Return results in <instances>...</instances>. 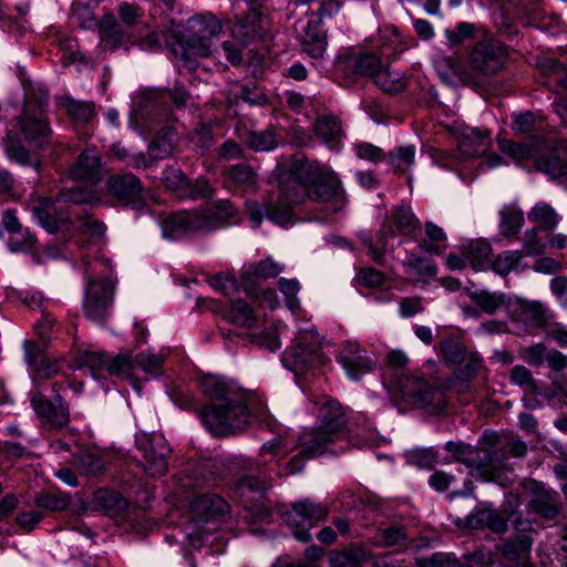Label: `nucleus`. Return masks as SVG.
I'll use <instances>...</instances> for the list:
<instances>
[{
	"label": "nucleus",
	"mask_w": 567,
	"mask_h": 567,
	"mask_svg": "<svg viewBox=\"0 0 567 567\" xmlns=\"http://www.w3.org/2000/svg\"><path fill=\"white\" fill-rule=\"evenodd\" d=\"M315 133L326 143L337 142L342 135L341 121L332 114H321L316 120Z\"/></svg>",
	"instance_id": "f704fd0d"
},
{
	"label": "nucleus",
	"mask_w": 567,
	"mask_h": 567,
	"mask_svg": "<svg viewBox=\"0 0 567 567\" xmlns=\"http://www.w3.org/2000/svg\"><path fill=\"white\" fill-rule=\"evenodd\" d=\"M34 348L28 346V364L34 370L39 378L50 379L59 372L56 362H50L45 357L37 362V357L32 354Z\"/></svg>",
	"instance_id": "052dcab7"
},
{
	"label": "nucleus",
	"mask_w": 567,
	"mask_h": 567,
	"mask_svg": "<svg viewBox=\"0 0 567 567\" xmlns=\"http://www.w3.org/2000/svg\"><path fill=\"white\" fill-rule=\"evenodd\" d=\"M29 208L40 225L49 233L58 231L60 224L69 221V214L59 198L37 197L30 200Z\"/></svg>",
	"instance_id": "aec40b11"
},
{
	"label": "nucleus",
	"mask_w": 567,
	"mask_h": 567,
	"mask_svg": "<svg viewBox=\"0 0 567 567\" xmlns=\"http://www.w3.org/2000/svg\"><path fill=\"white\" fill-rule=\"evenodd\" d=\"M403 266L408 272L420 277H433L437 272L436 265L432 259L419 257L414 254L406 256Z\"/></svg>",
	"instance_id": "c03bdc74"
},
{
	"label": "nucleus",
	"mask_w": 567,
	"mask_h": 567,
	"mask_svg": "<svg viewBox=\"0 0 567 567\" xmlns=\"http://www.w3.org/2000/svg\"><path fill=\"white\" fill-rule=\"evenodd\" d=\"M176 131L173 126H163L152 140L147 154H137L132 158L135 168L147 167L153 162L169 157L175 148Z\"/></svg>",
	"instance_id": "6ab92c4d"
},
{
	"label": "nucleus",
	"mask_w": 567,
	"mask_h": 567,
	"mask_svg": "<svg viewBox=\"0 0 567 567\" xmlns=\"http://www.w3.org/2000/svg\"><path fill=\"white\" fill-rule=\"evenodd\" d=\"M113 301V286L111 281L89 280L83 300V311L86 318L103 322L109 316Z\"/></svg>",
	"instance_id": "f3484780"
},
{
	"label": "nucleus",
	"mask_w": 567,
	"mask_h": 567,
	"mask_svg": "<svg viewBox=\"0 0 567 567\" xmlns=\"http://www.w3.org/2000/svg\"><path fill=\"white\" fill-rule=\"evenodd\" d=\"M136 447L142 452L138 466L151 477H162L168 471V457L172 453L162 435L141 433L135 439Z\"/></svg>",
	"instance_id": "ddd939ff"
},
{
	"label": "nucleus",
	"mask_w": 567,
	"mask_h": 567,
	"mask_svg": "<svg viewBox=\"0 0 567 567\" xmlns=\"http://www.w3.org/2000/svg\"><path fill=\"white\" fill-rule=\"evenodd\" d=\"M284 192V184L281 185L280 193L278 196V200L270 202L266 206V216L272 220L274 223L278 225H286L289 223L292 218V208L291 205H295L296 203H291L287 200L282 194Z\"/></svg>",
	"instance_id": "4c0bfd02"
},
{
	"label": "nucleus",
	"mask_w": 567,
	"mask_h": 567,
	"mask_svg": "<svg viewBox=\"0 0 567 567\" xmlns=\"http://www.w3.org/2000/svg\"><path fill=\"white\" fill-rule=\"evenodd\" d=\"M188 183L189 178L179 168H168L164 172V184L166 188L181 199L183 195H185Z\"/></svg>",
	"instance_id": "bf43d9fd"
},
{
	"label": "nucleus",
	"mask_w": 567,
	"mask_h": 567,
	"mask_svg": "<svg viewBox=\"0 0 567 567\" xmlns=\"http://www.w3.org/2000/svg\"><path fill=\"white\" fill-rule=\"evenodd\" d=\"M69 176L74 181H84L95 185L101 178V155L96 147L81 152L76 162L70 167Z\"/></svg>",
	"instance_id": "4be33fe9"
},
{
	"label": "nucleus",
	"mask_w": 567,
	"mask_h": 567,
	"mask_svg": "<svg viewBox=\"0 0 567 567\" xmlns=\"http://www.w3.org/2000/svg\"><path fill=\"white\" fill-rule=\"evenodd\" d=\"M318 417L320 425L303 434V452L310 455L336 453L331 446L346 437L347 433L344 411L339 402L326 400L319 409Z\"/></svg>",
	"instance_id": "423d86ee"
},
{
	"label": "nucleus",
	"mask_w": 567,
	"mask_h": 567,
	"mask_svg": "<svg viewBox=\"0 0 567 567\" xmlns=\"http://www.w3.org/2000/svg\"><path fill=\"white\" fill-rule=\"evenodd\" d=\"M467 523L472 528L487 527L495 533H503L507 528L506 520L493 511H478L472 513Z\"/></svg>",
	"instance_id": "c9c22d12"
},
{
	"label": "nucleus",
	"mask_w": 567,
	"mask_h": 567,
	"mask_svg": "<svg viewBox=\"0 0 567 567\" xmlns=\"http://www.w3.org/2000/svg\"><path fill=\"white\" fill-rule=\"evenodd\" d=\"M360 237H361L362 241L365 244V246L368 247L372 259L379 264L383 262V256H384L385 248L388 245L386 227L384 226L382 229H380L379 234L377 235L375 240L365 234H361Z\"/></svg>",
	"instance_id": "5fc2aeb1"
},
{
	"label": "nucleus",
	"mask_w": 567,
	"mask_h": 567,
	"mask_svg": "<svg viewBox=\"0 0 567 567\" xmlns=\"http://www.w3.org/2000/svg\"><path fill=\"white\" fill-rule=\"evenodd\" d=\"M227 188L234 190H249L257 186L258 175L255 169L246 164H236L224 171Z\"/></svg>",
	"instance_id": "a878e982"
},
{
	"label": "nucleus",
	"mask_w": 567,
	"mask_h": 567,
	"mask_svg": "<svg viewBox=\"0 0 567 567\" xmlns=\"http://www.w3.org/2000/svg\"><path fill=\"white\" fill-rule=\"evenodd\" d=\"M100 45L103 49L115 50L126 43L138 44L143 50H155L161 47V34L150 32L145 37L134 38L112 13H105L99 24Z\"/></svg>",
	"instance_id": "1a4fd4ad"
},
{
	"label": "nucleus",
	"mask_w": 567,
	"mask_h": 567,
	"mask_svg": "<svg viewBox=\"0 0 567 567\" xmlns=\"http://www.w3.org/2000/svg\"><path fill=\"white\" fill-rule=\"evenodd\" d=\"M440 348L446 364L451 367H461L468 353L464 344L454 338L445 339Z\"/></svg>",
	"instance_id": "79ce46f5"
},
{
	"label": "nucleus",
	"mask_w": 567,
	"mask_h": 567,
	"mask_svg": "<svg viewBox=\"0 0 567 567\" xmlns=\"http://www.w3.org/2000/svg\"><path fill=\"white\" fill-rule=\"evenodd\" d=\"M528 219L538 224L544 230H551L559 223L558 214L546 203L536 204L528 213Z\"/></svg>",
	"instance_id": "ea45409f"
},
{
	"label": "nucleus",
	"mask_w": 567,
	"mask_h": 567,
	"mask_svg": "<svg viewBox=\"0 0 567 567\" xmlns=\"http://www.w3.org/2000/svg\"><path fill=\"white\" fill-rule=\"evenodd\" d=\"M215 188L207 178L200 177L195 181L189 179L182 199H209L214 196Z\"/></svg>",
	"instance_id": "13d9d810"
},
{
	"label": "nucleus",
	"mask_w": 567,
	"mask_h": 567,
	"mask_svg": "<svg viewBox=\"0 0 567 567\" xmlns=\"http://www.w3.org/2000/svg\"><path fill=\"white\" fill-rule=\"evenodd\" d=\"M446 234L444 230L432 221L425 223V237L419 244V247L434 256H440L446 249Z\"/></svg>",
	"instance_id": "7c9ffc66"
},
{
	"label": "nucleus",
	"mask_w": 567,
	"mask_h": 567,
	"mask_svg": "<svg viewBox=\"0 0 567 567\" xmlns=\"http://www.w3.org/2000/svg\"><path fill=\"white\" fill-rule=\"evenodd\" d=\"M392 403L400 412L420 408L429 414H441L446 409L445 394L441 389L411 375L398 380L395 389H392Z\"/></svg>",
	"instance_id": "0eeeda50"
},
{
	"label": "nucleus",
	"mask_w": 567,
	"mask_h": 567,
	"mask_svg": "<svg viewBox=\"0 0 567 567\" xmlns=\"http://www.w3.org/2000/svg\"><path fill=\"white\" fill-rule=\"evenodd\" d=\"M282 267L272 259L267 258L256 265H250L241 275V285L244 290L252 295L256 289L257 279H269L277 277Z\"/></svg>",
	"instance_id": "393cba45"
},
{
	"label": "nucleus",
	"mask_w": 567,
	"mask_h": 567,
	"mask_svg": "<svg viewBox=\"0 0 567 567\" xmlns=\"http://www.w3.org/2000/svg\"><path fill=\"white\" fill-rule=\"evenodd\" d=\"M262 14L252 8L246 14L238 17L231 28V37L243 47H248L262 40L266 34Z\"/></svg>",
	"instance_id": "412c9836"
},
{
	"label": "nucleus",
	"mask_w": 567,
	"mask_h": 567,
	"mask_svg": "<svg viewBox=\"0 0 567 567\" xmlns=\"http://www.w3.org/2000/svg\"><path fill=\"white\" fill-rule=\"evenodd\" d=\"M285 198L291 203L310 199L326 204L330 213L343 208L346 198L337 176L317 162L297 158L290 167L289 177L284 182Z\"/></svg>",
	"instance_id": "7ed1b4c3"
},
{
	"label": "nucleus",
	"mask_w": 567,
	"mask_h": 567,
	"mask_svg": "<svg viewBox=\"0 0 567 567\" xmlns=\"http://www.w3.org/2000/svg\"><path fill=\"white\" fill-rule=\"evenodd\" d=\"M298 446L300 447L298 454L292 456L289 461L281 463V465H278L279 478L301 472L305 466V461L317 456L303 452L306 446L303 443V434L299 437Z\"/></svg>",
	"instance_id": "8fccbe9b"
},
{
	"label": "nucleus",
	"mask_w": 567,
	"mask_h": 567,
	"mask_svg": "<svg viewBox=\"0 0 567 567\" xmlns=\"http://www.w3.org/2000/svg\"><path fill=\"white\" fill-rule=\"evenodd\" d=\"M492 146V137L487 131L466 127L460 135L458 147L467 157H477L487 153Z\"/></svg>",
	"instance_id": "5701e85b"
},
{
	"label": "nucleus",
	"mask_w": 567,
	"mask_h": 567,
	"mask_svg": "<svg viewBox=\"0 0 567 567\" xmlns=\"http://www.w3.org/2000/svg\"><path fill=\"white\" fill-rule=\"evenodd\" d=\"M34 504L51 512L63 511L70 505V497L64 493L40 492L34 496Z\"/></svg>",
	"instance_id": "49530a36"
},
{
	"label": "nucleus",
	"mask_w": 567,
	"mask_h": 567,
	"mask_svg": "<svg viewBox=\"0 0 567 567\" xmlns=\"http://www.w3.org/2000/svg\"><path fill=\"white\" fill-rule=\"evenodd\" d=\"M118 14L121 23L130 31L137 23V20L142 17V10L138 6L123 2L118 7Z\"/></svg>",
	"instance_id": "774afa93"
},
{
	"label": "nucleus",
	"mask_w": 567,
	"mask_h": 567,
	"mask_svg": "<svg viewBox=\"0 0 567 567\" xmlns=\"http://www.w3.org/2000/svg\"><path fill=\"white\" fill-rule=\"evenodd\" d=\"M227 319L236 326L246 328H250L256 322L252 308L243 299H236L230 302Z\"/></svg>",
	"instance_id": "58836bf2"
},
{
	"label": "nucleus",
	"mask_w": 567,
	"mask_h": 567,
	"mask_svg": "<svg viewBox=\"0 0 567 567\" xmlns=\"http://www.w3.org/2000/svg\"><path fill=\"white\" fill-rule=\"evenodd\" d=\"M193 511L203 519L209 520L228 512L227 502L216 494H204L192 503Z\"/></svg>",
	"instance_id": "cd10ccee"
},
{
	"label": "nucleus",
	"mask_w": 567,
	"mask_h": 567,
	"mask_svg": "<svg viewBox=\"0 0 567 567\" xmlns=\"http://www.w3.org/2000/svg\"><path fill=\"white\" fill-rule=\"evenodd\" d=\"M106 370L114 375L131 378L135 372L134 357L130 353H120L107 361Z\"/></svg>",
	"instance_id": "4d7b16f0"
},
{
	"label": "nucleus",
	"mask_w": 567,
	"mask_h": 567,
	"mask_svg": "<svg viewBox=\"0 0 567 567\" xmlns=\"http://www.w3.org/2000/svg\"><path fill=\"white\" fill-rule=\"evenodd\" d=\"M511 382L522 388L530 394H539L540 389L538 382L534 379L529 369L525 365L517 364L511 371Z\"/></svg>",
	"instance_id": "de8ad7c7"
},
{
	"label": "nucleus",
	"mask_w": 567,
	"mask_h": 567,
	"mask_svg": "<svg viewBox=\"0 0 567 567\" xmlns=\"http://www.w3.org/2000/svg\"><path fill=\"white\" fill-rule=\"evenodd\" d=\"M106 194L116 204L140 210L145 207L141 179L132 173L115 174L105 183Z\"/></svg>",
	"instance_id": "4468645a"
},
{
	"label": "nucleus",
	"mask_w": 567,
	"mask_h": 567,
	"mask_svg": "<svg viewBox=\"0 0 567 567\" xmlns=\"http://www.w3.org/2000/svg\"><path fill=\"white\" fill-rule=\"evenodd\" d=\"M47 106V95H28L21 114L12 120V127L7 131L3 140L8 158L22 166H31L37 173L42 163L22 145L20 136L37 148H43L50 143L52 131L45 115Z\"/></svg>",
	"instance_id": "f03ea898"
},
{
	"label": "nucleus",
	"mask_w": 567,
	"mask_h": 567,
	"mask_svg": "<svg viewBox=\"0 0 567 567\" xmlns=\"http://www.w3.org/2000/svg\"><path fill=\"white\" fill-rule=\"evenodd\" d=\"M339 362L347 370L349 377L354 380L373 369V363L358 346L343 348L339 354Z\"/></svg>",
	"instance_id": "b1692460"
},
{
	"label": "nucleus",
	"mask_w": 567,
	"mask_h": 567,
	"mask_svg": "<svg viewBox=\"0 0 567 567\" xmlns=\"http://www.w3.org/2000/svg\"><path fill=\"white\" fill-rule=\"evenodd\" d=\"M281 361L297 375L322 367L326 358L320 348L318 333L315 330L300 331L296 343L282 353Z\"/></svg>",
	"instance_id": "6e6552de"
},
{
	"label": "nucleus",
	"mask_w": 567,
	"mask_h": 567,
	"mask_svg": "<svg viewBox=\"0 0 567 567\" xmlns=\"http://www.w3.org/2000/svg\"><path fill=\"white\" fill-rule=\"evenodd\" d=\"M519 316L522 320L527 321L534 328L546 329V327L550 322L546 313V310L538 302H522Z\"/></svg>",
	"instance_id": "a19ab883"
},
{
	"label": "nucleus",
	"mask_w": 567,
	"mask_h": 567,
	"mask_svg": "<svg viewBox=\"0 0 567 567\" xmlns=\"http://www.w3.org/2000/svg\"><path fill=\"white\" fill-rule=\"evenodd\" d=\"M31 405L35 414L51 427L62 429L70 422L69 405L59 393L52 401L40 391H34L31 394Z\"/></svg>",
	"instance_id": "a211bd4d"
},
{
	"label": "nucleus",
	"mask_w": 567,
	"mask_h": 567,
	"mask_svg": "<svg viewBox=\"0 0 567 567\" xmlns=\"http://www.w3.org/2000/svg\"><path fill=\"white\" fill-rule=\"evenodd\" d=\"M343 64L349 73L369 76L384 93H390V60L383 52L350 53L344 56Z\"/></svg>",
	"instance_id": "9b49d317"
},
{
	"label": "nucleus",
	"mask_w": 567,
	"mask_h": 567,
	"mask_svg": "<svg viewBox=\"0 0 567 567\" xmlns=\"http://www.w3.org/2000/svg\"><path fill=\"white\" fill-rule=\"evenodd\" d=\"M507 55V48L502 42L487 39L474 45L470 61L477 72L492 75L504 68Z\"/></svg>",
	"instance_id": "dca6fc26"
},
{
	"label": "nucleus",
	"mask_w": 567,
	"mask_h": 567,
	"mask_svg": "<svg viewBox=\"0 0 567 567\" xmlns=\"http://www.w3.org/2000/svg\"><path fill=\"white\" fill-rule=\"evenodd\" d=\"M204 215L210 216L214 220V228L219 226L221 223H224L226 219L233 217L236 213V209L234 205L229 200H218L215 204V210L214 212H205L200 210Z\"/></svg>",
	"instance_id": "338daca9"
},
{
	"label": "nucleus",
	"mask_w": 567,
	"mask_h": 567,
	"mask_svg": "<svg viewBox=\"0 0 567 567\" xmlns=\"http://www.w3.org/2000/svg\"><path fill=\"white\" fill-rule=\"evenodd\" d=\"M161 226L164 237L176 239L189 234L209 231L214 227V220L200 210H182L164 217Z\"/></svg>",
	"instance_id": "2eb2a0df"
},
{
	"label": "nucleus",
	"mask_w": 567,
	"mask_h": 567,
	"mask_svg": "<svg viewBox=\"0 0 567 567\" xmlns=\"http://www.w3.org/2000/svg\"><path fill=\"white\" fill-rule=\"evenodd\" d=\"M60 105L64 109L68 116L78 123H86L95 115V104L90 101L74 100L65 96L60 100Z\"/></svg>",
	"instance_id": "2f4dec72"
},
{
	"label": "nucleus",
	"mask_w": 567,
	"mask_h": 567,
	"mask_svg": "<svg viewBox=\"0 0 567 567\" xmlns=\"http://www.w3.org/2000/svg\"><path fill=\"white\" fill-rule=\"evenodd\" d=\"M328 514L327 505L306 498L292 503L290 508L282 512V519L299 542L309 543L312 539L309 530L324 520Z\"/></svg>",
	"instance_id": "9d476101"
},
{
	"label": "nucleus",
	"mask_w": 567,
	"mask_h": 567,
	"mask_svg": "<svg viewBox=\"0 0 567 567\" xmlns=\"http://www.w3.org/2000/svg\"><path fill=\"white\" fill-rule=\"evenodd\" d=\"M202 390L209 403L199 411L205 427L215 436L224 437L245 431L252 419L262 420L266 408L241 388L216 377L202 381Z\"/></svg>",
	"instance_id": "f257e3e1"
},
{
	"label": "nucleus",
	"mask_w": 567,
	"mask_h": 567,
	"mask_svg": "<svg viewBox=\"0 0 567 567\" xmlns=\"http://www.w3.org/2000/svg\"><path fill=\"white\" fill-rule=\"evenodd\" d=\"M492 254L491 245L485 240H473L465 247V259L476 271L486 269L489 266Z\"/></svg>",
	"instance_id": "72a5a7b5"
},
{
	"label": "nucleus",
	"mask_w": 567,
	"mask_h": 567,
	"mask_svg": "<svg viewBox=\"0 0 567 567\" xmlns=\"http://www.w3.org/2000/svg\"><path fill=\"white\" fill-rule=\"evenodd\" d=\"M470 298L486 313H494L504 303V295L485 290L474 291Z\"/></svg>",
	"instance_id": "3c124183"
},
{
	"label": "nucleus",
	"mask_w": 567,
	"mask_h": 567,
	"mask_svg": "<svg viewBox=\"0 0 567 567\" xmlns=\"http://www.w3.org/2000/svg\"><path fill=\"white\" fill-rule=\"evenodd\" d=\"M406 462L420 468H432L437 463V452L433 447L415 449L405 453Z\"/></svg>",
	"instance_id": "864d4df0"
},
{
	"label": "nucleus",
	"mask_w": 567,
	"mask_h": 567,
	"mask_svg": "<svg viewBox=\"0 0 567 567\" xmlns=\"http://www.w3.org/2000/svg\"><path fill=\"white\" fill-rule=\"evenodd\" d=\"M278 465H281L278 457L269 454H258L252 468L261 480L271 483L274 480L279 478Z\"/></svg>",
	"instance_id": "37998d69"
},
{
	"label": "nucleus",
	"mask_w": 567,
	"mask_h": 567,
	"mask_svg": "<svg viewBox=\"0 0 567 567\" xmlns=\"http://www.w3.org/2000/svg\"><path fill=\"white\" fill-rule=\"evenodd\" d=\"M501 233L505 237H512L516 235L523 225V213L519 209L505 207L501 212Z\"/></svg>",
	"instance_id": "09e8293b"
},
{
	"label": "nucleus",
	"mask_w": 567,
	"mask_h": 567,
	"mask_svg": "<svg viewBox=\"0 0 567 567\" xmlns=\"http://www.w3.org/2000/svg\"><path fill=\"white\" fill-rule=\"evenodd\" d=\"M245 145L255 152H266L275 148L278 144L275 130L269 127L261 132L247 131L239 134Z\"/></svg>",
	"instance_id": "473e14b6"
},
{
	"label": "nucleus",
	"mask_w": 567,
	"mask_h": 567,
	"mask_svg": "<svg viewBox=\"0 0 567 567\" xmlns=\"http://www.w3.org/2000/svg\"><path fill=\"white\" fill-rule=\"evenodd\" d=\"M164 357L151 352H140L134 357L135 371L142 370L150 375H158L162 373Z\"/></svg>",
	"instance_id": "603ef678"
},
{
	"label": "nucleus",
	"mask_w": 567,
	"mask_h": 567,
	"mask_svg": "<svg viewBox=\"0 0 567 567\" xmlns=\"http://www.w3.org/2000/svg\"><path fill=\"white\" fill-rule=\"evenodd\" d=\"M421 230V223L413 214L410 206L400 205L392 213V235L414 237Z\"/></svg>",
	"instance_id": "bb28decb"
},
{
	"label": "nucleus",
	"mask_w": 567,
	"mask_h": 567,
	"mask_svg": "<svg viewBox=\"0 0 567 567\" xmlns=\"http://www.w3.org/2000/svg\"><path fill=\"white\" fill-rule=\"evenodd\" d=\"M476 25L470 22H460L454 29H447L445 35L451 47L458 45L474 37Z\"/></svg>",
	"instance_id": "0e129e2a"
},
{
	"label": "nucleus",
	"mask_w": 567,
	"mask_h": 567,
	"mask_svg": "<svg viewBox=\"0 0 567 567\" xmlns=\"http://www.w3.org/2000/svg\"><path fill=\"white\" fill-rule=\"evenodd\" d=\"M415 147L413 145L399 146L392 154V167L395 172H405L413 163Z\"/></svg>",
	"instance_id": "69168bd1"
},
{
	"label": "nucleus",
	"mask_w": 567,
	"mask_h": 567,
	"mask_svg": "<svg viewBox=\"0 0 567 567\" xmlns=\"http://www.w3.org/2000/svg\"><path fill=\"white\" fill-rule=\"evenodd\" d=\"M326 37L319 28V23L308 22L307 29L302 37L301 47L302 50L311 58L319 59L326 51Z\"/></svg>",
	"instance_id": "c756f323"
},
{
	"label": "nucleus",
	"mask_w": 567,
	"mask_h": 567,
	"mask_svg": "<svg viewBox=\"0 0 567 567\" xmlns=\"http://www.w3.org/2000/svg\"><path fill=\"white\" fill-rule=\"evenodd\" d=\"M498 147L514 161L532 159L538 171L551 178L563 177L567 181V161L564 158L566 151L561 144L553 146L542 138H534L524 144L501 140Z\"/></svg>",
	"instance_id": "39448f33"
},
{
	"label": "nucleus",
	"mask_w": 567,
	"mask_h": 567,
	"mask_svg": "<svg viewBox=\"0 0 567 567\" xmlns=\"http://www.w3.org/2000/svg\"><path fill=\"white\" fill-rule=\"evenodd\" d=\"M522 258V251L506 250L499 254L489 265L495 274L505 277L516 269Z\"/></svg>",
	"instance_id": "a18cd8bd"
},
{
	"label": "nucleus",
	"mask_w": 567,
	"mask_h": 567,
	"mask_svg": "<svg viewBox=\"0 0 567 567\" xmlns=\"http://www.w3.org/2000/svg\"><path fill=\"white\" fill-rule=\"evenodd\" d=\"M213 134L208 125L198 124L190 133V142L197 153L204 154L213 145Z\"/></svg>",
	"instance_id": "e2e57ef3"
},
{
	"label": "nucleus",
	"mask_w": 567,
	"mask_h": 567,
	"mask_svg": "<svg viewBox=\"0 0 567 567\" xmlns=\"http://www.w3.org/2000/svg\"><path fill=\"white\" fill-rule=\"evenodd\" d=\"M95 188L92 184L86 185H76L73 187H63L59 192V200L60 203H70V204H87L95 199Z\"/></svg>",
	"instance_id": "e433bc0d"
},
{
	"label": "nucleus",
	"mask_w": 567,
	"mask_h": 567,
	"mask_svg": "<svg viewBox=\"0 0 567 567\" xmlns=\"http://www.w3.org/2000/svg\"><path fill=\"white\" fill-rule=\"evenodd\" d=\"M364 553L360 548H349L330 556L331 567H362Z\"/></svg>",
	"instance_id": "6e6d98bb"
},
{
	"label": "nucleus",
	"mask_w": 567,
	"mask_h": 567,
	"mask_svg": "<svg viewBox=\"0 0 567 567\" xmlns=\"http://www.w3.org/2000/svg\"><path fill=\"white\" fill-rule=\"evenodd\" d=\"M72 465L81 475L96 476L105 468L104 460L90 450H80L73 455Z\"/></svg>",
	"instance_id": "c85d7f7f"
},
{
	"label": "nucleus",
	"mask_w": 567,
	"mask_h": 567,
	"mask_svg": "<svg viewBox=\"0 0 567 567\" xmlns=\"http://www.w3.org/2000/svg\"><path fill=\"white\" fill-rule=\"evenodd\" d=\"M221 24L212 14H198L189 18L182 30H174L171 34H162L172 53L179 58L185 68L195 71L197 58H207L212 54V38L218 35Z\"/></svg>",
	"instance_id": "20e7f679"
},
{
	"label": "nucleus",
	"mask_w": 567,
	"mask_h": 567,
	"mask_svg": "<svg viewBox=\"0 0 567 567\" xmlns=\"http://www.w3.org/2000/svg\"><path fill=\"white\" fill-rule=\"evenodd\" d=\"M107 361L109 359L104 352L85 351L79 357L80 365L90 369L94 378L99 371L107 368Z\"/></svg>",
	"instance_id": "680f3d73"
},
{
	"label": "nucleus",
	"mask_w": 567,
	"mask_h": 567,
	"mask_svg": "<svg viewBox=\"0 0 567 567\" xmlns=\"http://www.w3.org/2000/svg\"><path fill=\"white\" fill-rule=\"evenodd\" d=\"M268 484L258 475H244L234 483L235 493L240 497L244 509L255 522L266 520L271 515V506L266 497Z\"/></svg>",
	"instance_id": "f8f14e48"
}]
</instances>
